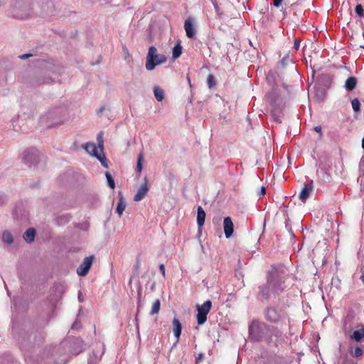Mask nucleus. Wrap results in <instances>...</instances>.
Wrapping results in <instances>:
<instances>
[{
	"label": "nucleus",
	"mask_w": 364,
	"mask_h": 364,
	"mask_svg": "<svg viewBox=\"0 0 364 364\" xmlns=\"http://www.w3.org/2000/svg\"><path fill=\"white\" fill-rule=\"evenodd\" d=\"M265 193H266V189H265V188H264V187H262V188H261L260 195H261V196H264Z\"/></svg>",
	"instance_id": "nucleus-37"
},
{
	"label": "nucleus",
	"mask_w": 364,
	"mask_h": 364,
	"mask_svg": "<svg viewBox=\"0 0 364 364\" xmlns=\"http://www.w3.org/2000/svg\"><path fill=\"white\" fill-rule=\"evenodd\" d=\"M314 130L318 132V133H320L321 134V127L320 126H316L314 127Z\"/></svg>",
	"instance_id": "nucleus-34"
},
{
	"label": "nucleus",
	"mask_w": 364,
	"mask_h": 364,
	"mask_svg": "<svg viewBox=\"0 0 364 364\" xmlns=\"http://www.w3.org/2000/svg\"><path fill=\"white\" fill-rule=\"evenodd\" d=\"M159 270H160L161 273L162 274L163 277H165L166 272H165V266L164 264H161L159 265Z\"/></svg>",
	"instance_id": "nucleus-32"
},
{
	"label": "nucleus",
	"mask_w": 364,
	"mask_h": 364,
	"mask_svg": "<svg viewBox=\"0 0 364 364\" xmlns=\"http://www.w3.org/2000/svg\"><path fill=\"white\" fill-rule=\"evenodd\" d=\"M154 94L156 99L159 102H161L164 99V92L161 87L158 86H155L154 87Z\"/></svg>",
	"instance_id": "nucleus-19"
},
{
	"label": "nucleus",
	"mask_w": 364,
	"mask_h": 364,
	"mask_svg": "<svg viewBox=\"0 0 364 364\" xmlns=\"http://www.w3.org/2000/svg\"><path fill=\"white\" fill-rule=\"evenodd\" d=\"M161 308V302L159 299H156L152 304L151 315L157 314L159 312Z\"/></svg>",
	"instance_id": "nucleus-20"
},
{
	"label": "nucleus",
	"mask_w": 364,
	"mask_h": 364,
	"mask_svg": "<svg viewBox=\"0 0 364 364\" xmlns=\"http://www.w3.org/2000/svg\"><path fill=\"white\" fill-rule=\"evenodd\" d=\"M166 61V58L164 55L157 54V49L154 46H151L146 60V69L147 70H152L156 65L162 64Z\"/></svg>",
	"instance_id": "nucleus-1"
},
{
	"label": "nucleus",
	"mask_w": 364,
	"mask_h": 364,
	"mask_svg": "<svg viewBox=\"0 0 364 364\" xmlns=\"http://www.w3.org/2000/svg\"><path fill=\"white\" fill-rule=\"evenodd\" d=\"M83 147L92 156H96L98 159L102 161L101 156L98 155V152L100 151L99 146H97L94 143H86ZM102 163L103 164V162Z\"/></svg>",
	"instance_id": "nucleus-9"
},
{
	"label": "nucleus",
	"mask_w": 364,
	"mask_h": 364,
	"mask_svg": "<svg viewBox=\"0 0 364 364\" xmlns=\"http://www.w3.org/2000/svg\"><path fill=\"white\" fill-rule=\"evenodd\" d=\"M203 358V354L199 353L198 356L196 358V364H198V363Z\"/></svg>",
	"instance_id": "nucleus-33"
},
{
	"label": "nucleus",
	"mask_w": 364,
	"mask_h": 364,
	"mask_svg": "<svg viewBox=\"0 0 364 364\" xmlns=\"http://www.w3.org/2000/svg\"><path fill=\"white\" fill-rule=\"evenodd\" d=\"M207 84L210 89L213 88L216 85V80L213 75L210 74L207 77Z\"/></svg>",
	"instance_id": "nucleus-23"
},
{
	"label": "nucleus",
	"mask_w": 364,
	"mask_h": 364,
	"mask_svg": "<svg viewBox=\"0 0 364 364\" xmlns=\"http://www.w3.org/2000/svg\"><path fill=\"white\" fill-rule=\"evenodd\" d=\"M173 331L174 333L175 337L177 338V341H178L180 336L181 334L182 331V326L180 322V321L177 318H174L173 319Z\"/></svg>",
	"instance_id": "nucleus-12"
},
{
	"label": "nucleus",
	"mask_w": 364,
	"mask_h": 364,
	"mask_svg": "<svg viewBox=\"0 0 364 364\" xmlns=\"http://www.w3.org/2000/svg\"><path fill=\"white\" fill-rule=\"evenodd\" d=\"M36 230L34 228L28 229L23 234V239L28 242H32L36 236Z\"/></svg>",
	"instance_id": "nucleus-16"
},
{
	"label": "nucleus",
	"mask_w": 364,
	"mask_h": 364,
	"mask_svg": "<svg viewBox=\"0 0 364 364\" xmlns=\"http://www.w3.org/2000/svg\"><path fill=\"white\" fill-rule=\"evenodd\" d=\"M301 40L300 38H296L294 42V48L298 50L300 47Z\"/></svg>",
	"instance_id": "nucleus-30"
},
{
	"label": "nucleus",
	"mask_w": 364,
	"mask_h": 364,
	"mask_svg": "<svg viewBox=\"0 0 364 364\" xmlns=\"http://www.w3.org/2000/svg\"><path fill=\"white\" fill-rule=\"evenodd\" d=\"M182 49L183 48L181 45V42H178L173 48L172 58L173 59L179 58L182 53Z\"/></svg>",
	"instance_id": "nucleus-18"
},
{
	"label": "nucleus",
	"mask_w": 364,
	"mask_h": 364,
	"mask_svg": "<svg viewBox=\"0 0 364 364\" xmlns=\"http://www.w3.org/2000/svg\"><path fill=\"white\" fill-rule=\"evenodd\" d=\"M38 158V155L33 149L23 153V159L26 164H28L29 166L37 163Z\"/></svg>",
	"instance_id": "nucleus-7"
},
{
	"label": "nucleus",
	"mask_w": 364,
	"mask_h": 364,
	"mask_svg": "<svg viewBox=\"0 0 364 364\" xmlns=\"http://www.w3.org/2000/svg\"><path fill=\"white\" fill-rule=\"evenodd\" d=\"M357 83V78L354 76H351L346 79L344 87L347 91H352L355 88Z\"/></svg>",
	"instance_id": "nucleus-13"
},
{
	"label": "nucleus",
	"mask_w": 364,
	"mask_h": 364,
	"mask_svg": "<svg viewBox=\"0 0 364 364\" xmlns=\"http://www.w3.org/2000/svg\"><path fill=\"white\" fill-rule=\"evenodd\" d=\"M126 205L127 204L124 199V197L121 195V193H119V200L116 208V212L119 217H121L124 210H125Z\"/></svg>",
	"instance_id": "nucleus-14"
},
{
	"label": "nucleus",
	"mask_w": 364,
	"mask_h": 364,
	"mask_svg": "<svg viewBox=\"0 0 364 364\" xmlns=\"http://www.w3.org/2000/svg\"><path fill=\"white\" fill-rule=\"evenodd\" d=\"M187 82H188L189 85H191V78L189 76H187Z\"/></svg>",
	"instance_id": "nucleus-40"
},
{
	"label": "nucleus",
	"mask_w": 364,
	"mask_h": 364,
	"mask_svg": "<svg viewBox=\"0 0 364 364\" xmlns=\"http://www.w3.org/2000/svg\"><path fill=\"white\" fill-rule=\"evenodd\" d=\"M313 190L312 181L310 183L305 184L301 191L299 193V199L304 202L309 198L311 192Z\"/></svg>",
	"instance_id": "nucleus-10"
},
{
	"label": "nucleus",
	"mask_w": 364,
	"mask_h": 364,
	"mask_svg": "<svg viewBox=\"0 0 364 364\" xmlns=\"http://www.w3.org/2000/svg\"><path fill=\"white\" fill-rule=\"evenodd\" d=\"M350 353L352 356L358 358V357L362 356V355L363 353V350L361 348L356 347L353 351L350 350Z\"/></svg>",
	"instance_id": "nucleus-26"
},
{
	"label": "nucleus",
	"mask_w": 364,
	"mask_h": 364,
	"mask_svg": "<svg viewBox=\"0 0 364 364\" xmlns=\"http://www.w3.org/2000/svg\"><path fill=\"white\" fill-rule=\"evenodd\" d=\"M364 338V328H360L355 331L351 335V338L357 342L360 341Z\"/></svg>",
	"instance_id": "nucleus-17"
},
{
	"label": "nucleus",
	"mask_w": 364,
	"mask_h": 364,
	"mask_svg": "<svg viewBox=\"0 0 364 364\" xmlns=\"http://www.w3.org/2000/svg\"><path fill=\"white\" fill-rule=\"evenodd\" d=\"M184 28L188 38H193L196 35V30L191 19H186L184 23Z\"/></svg>",
	"instance_id": "nucleus-11"
},
{
	"label": "nucleus",
	"mask_w": 364,
	"mask_h": 364,
	"mask_svg": "<svg viewBox=\"0 0 364 364\" xmlns=\"http://www.w3.org/2000/svg\"><path fill=\"white\" fill-rule=\"evenodd\" d=\"M2 240L4 242L10 245L14 242L13 236L9 232L4 231L2 234Z\"/></svg>",
	"instance_id": "nucleus-21"
},
{
	"label": "nucleus",
	"mask_w": 364,
	"mask_h": 364,
	"mask_svg": "<svg viewBox=\"0 0 364 364\" xmlns=\"http://www.w3.org/2000/svg\"><path fill=\"white\" fill-rule=\"evenodd\" d=\"M351 105L353 107V109L358 112L360 110V102L358 98H355L351 100Z\"/></svg>",
	"instance_id": "nucleus-24"
},
{
	"label": "nucleus",
	"mask_w": 364,
	"mask_h": 364,
	"mask_svg": "<svg viewBox=\"0 0 364 364\" xmlns=\"http://www.w3.org/2000/svg\"><path fill=\"white\" fill-rule=\"evenodd\" d=\"M105 176L107 178V183H108V185L109 186L112 188V189H114V187H115V183H114V181L112 176V175L110 174L109 172L107 171L105 173Z\"/></svg>",
	"instance_id": "nucleus-25"
},
{
	"label": "nucleus",
	"mask_w": 364,
	"mask_h": 364,
	"mask_svg": "<svg viewBox=\"0 0 364 364\" xmlns=\"http://www.w3.org/2000/svg\"><path fill=\"white\" fill-rule=\"evenodd\" d=\"M362 148L364 149V136H363V139L362 140Z\"/></svg>",
	"instance_id": "nucleus-41"
},
{
	"label": "nucleus",
	"mask_w": 364,
	"mask_h": 364,
	"mask_svg": "<svg viewBox=\"0 0 364 364\" xmlns=\"http://www.w3.org/2000/svg\"><path fill=\"white\" fill-rule=\"evenodd\" d=\"M264 318L270 323H278L282 322L287 316V314L282 310H278L274 307L269 306L264 311Z\"/></svg>",
	"instance_id": "nucleus-2"
},
{
	"label": "nucleus",
	"mask_w": 364,
	"mask_h": 364,
	"mask_svg": "<svg viewBox=\"0 0 364 364\" xmlns=\"http://www.w3.org/2000/svg\"><path fill=\"white\" fill-rule=\"evenodd\" d=\"M212 307V302L210 300L205 301L202 305H197V322L198 325L203 324L207 320V315Z\"/></svg>",
	"instance_id": "nucleus-3"
},
{
	"label": "nucleus",
	"mask_w": 364,
	"mask_h": 364,
	"mask_svg": "<svg viewBox=\"0 0 364 364\" xmlns=\"http://www.w3.org/2000/svg\"><path fill=\"white\" fill-rule=\"evenodd\" d=\"M283 0H273L274 6L279 8L282 5Z\"/></svg>",
	"instance_id": "nucleus-31"
},
{
	"label": "nucleus",
	"mask_w": 364,
	"mask_h": 364,
	"mask_svg": "<svg viewBox=\"0 0 364 364\" xmlns=\"http://www.w3.org/2000/svg\"><path fill=\"white\" fill-rule=\"evenodd\" d=\"M355 11L359 16L364 17V9L361 4L356 5Z\"/></svg>",
	"instance_id": "nucleus-27"
},
{
	"label": "nucleus",
	"mask_w": 364,
	"mask_h": 364,
	"mask_svg": "<svg viewBox=\"0 0 364 364\" xmlns=\"http://www.w3.org/2000/svg\"><path fill=\"white\" fill-rule=\"evenodd\" d=\"M140 294H141V292L139 291V293H138L139 297L140 296Z\"/></svg>",
	"instance_id": "nucleus-44"
},
{
	"label": "nucleus",
	"mask_w": 364,
	"mask_h": 364,
	"mask_svg": "<svg viewBox=\"0 0 364 364\" xmlns=\"http://www.w3.org/2000/svg\"><path fill=\"white\" fill-rule=\"evenodd\" d=\"M31 55H32L31 54H24V55H21L20 58L21 59H26Z\"/></svg>",
	"instance_id": "nucleus-36"
},
{
	"label": "nucleus",
	"mask_w": 364,
	"mask_h": 364,
	"mask_svg": "<svg viewBox=\"0 0 364 364\" xmlns=\"http://www.w3.org/2000/svg\"><path fill=\"white\" fill-rule=\"evenodd\" d=\"M360 279H361V281L363 282V283L364 284V275H362V276L360 277Z\"/></svg>",
	"instance_id": "nucleus-42"
},
{
	"label": "nucleus",
	"mask_w": 364,
	"mask_h": 364,
	"mask_svg": "<svg viewBox=\"0 0 364 364\" xmlns=\"http://www.w3.org/2000/svg\"><path fill=\"white\" fill-rule=\"evenodd\" d=\"M223 229L225 237L227 238L230 237L234 231V225L230 217H226L224 218Z\"/></svg>",
	"instance_id": "nucleus-8"
},
{
	"label": "nucleus",
	"mask_w": 364,
	"mask_h": 364,
	"mask_svg": "<svg viewBox=\"0 0 364 364\" xmlns=\"http://www.w3.org/2000/svg\"><path fill=\"white\" fill-rule=\"evenodd\" d=\"M105 109V107H101L98 111H97V113H102Z\"/></svg>",
	"instance_id": "nucleus-38"
},
{
	"label": "nucleus",
	"mask_w": 364,
	"mask_h": 364,
	"mask_svg": "<svg viewBox=\"0 0 364 364\" xmlns=\"http://www.w3.org/2000/svg\"><path fill=\"white\" fill-rule=\"evenodd\" d=\"M149 190V188L147 183V179L145 178L144 182L141 185L137 193L134 195V200L136 202L141 200L146 196Z\"/></svg>",
	"instance_id": "nucleus-6"
},
{
	"label": "nucleus",
	"mask_w": 364,
	"mask_h": 364,
	"mask_svg": "<svg viewBox=\"0 0 364 364\" xmlns=\"http://www.w3.org/2000/svg\"><path fill=\"white\" fill-rule=\"evenodd\" d=\"M287 58H288V57H287V58H284L282 59V64H284V63L286 62V59H287Z\"/></svg>",
	"instance_id": "nucleus-39"
},
{
	"label": "nucleus",
	"mask_w": 364,
	"mask_h": 364,
	"mask_svg": "<svg viewBox=\"0 0 364 364\" xmlns=\"http://www.w3.org/2000/svg\"><path fill=\"white\" fill-rule=\"evenodd\" d=\"M205 219V213L201 206H198L197 210V223L199 227L204 225Z\"/></svg>",
	"instance_id": "nucleus-15"
},
{
	"label": "nucleus",
	"mask_w": 364,
	"mask_h": 364,
	"mask_svg": "<svg viewBox=\"0 0 364 364\" xmlns=\"http://www.w3.org/2000/svg\"><path fill=\"white\" fill-rule=\"evenodd\" d=\"M213 5H214V7H215V9L216 12L218 14H219V7H218L216 1H213Z\"/></svg>",
	"instance_id": "nucleus-35"
},
{
	"label": "nucleus",
	"mask_w": 364,
	"mask_h": 364,
	"mask_svg": "<svg viewBox=\"0 0 364 364\" xmlns=\"http://www.w3.org/2000/svg\"><path fill=\"white\" fill-rule=\"evenodd\" d=\"M259 295H261L262 297L267 299L269 297V290L268 288L265 287H259Z\"/></svg>",
	"instance_id": "nucleus-28"
},
{
	"label": "nucleus",
	"mask_w": 364,
	"mask_h": 364,
	"mask_svg": "<svg viewBox=\"0 0 364 364\" xmlns=\"http://www.w3.org/2000/svg\"><path fill=\"white\" fill-rule=\"evenodd\" d=\"M262 323L257 321H253L249 326L250 336L254 341H259L262 338V335L259 333Z\"/></svg>",
	"instance_id": "nucleus-5"
},
{
	"label": "nucleus",
	"mask_w": 364,
	"mask_h": 364,
	"mask_svg": "<svg viewBox=\"0 0 364 364\" xmlns=\"http://www.w3.org/2000/svg\"><path fill=\"white\" fill-rule=\"evenodd\" d=\"M94 258V256L92 255L84 259L82 263L77 269V273L79 276H85L88 273L92 264Z\"/></svg>",
	"instance_id": "nucleus-4"
},
{
	"label": "nucleus",
	"mask_w": 364,
	"mask_h": 364,
	"mask_svg": "<svg viewBox=\"0 0 364 364\" xmlns=\"http://www.w3.org/2000/svg\"><path fill=\"white\" fill-rule=\"evenodd\" d=\"M102 133H100L97 136L98 145L100 148V151H102V148H103V140H102Z\"/></svg>",
	"instance_id": "nucleus-29"
},
{
	"label": "nucleus",
	"mask_w": 364,
	"mask_h": 364,
	"mask_svg": "<svg viewBox=\"0 0 364 364\" xmlns=\"http://www.w3.org/2000/svg\"><path fill=\"white\" fill-rule=\"evenodd\" d=\"M144 155L143 153H140L137 158L136 171L140 173L143 168Z\"/></svg>",
	"instance_id": "nucleus-22"
},
{
	"label": "nucleus",
	"mask_w": 364,
	"mask_h": 364,
	"mask_svg": "<svg viewBox=\"0 0 364 364\" xmlns=\"http://www.w3.org/2000/svg\"><path fill=\"white\" fill-rule=\"evenodd\" d=\"M136 268H139V262H137V264L136 265Z\"/></svg>",
	"instance_id": "nucleus-43"
}]
</instances>
